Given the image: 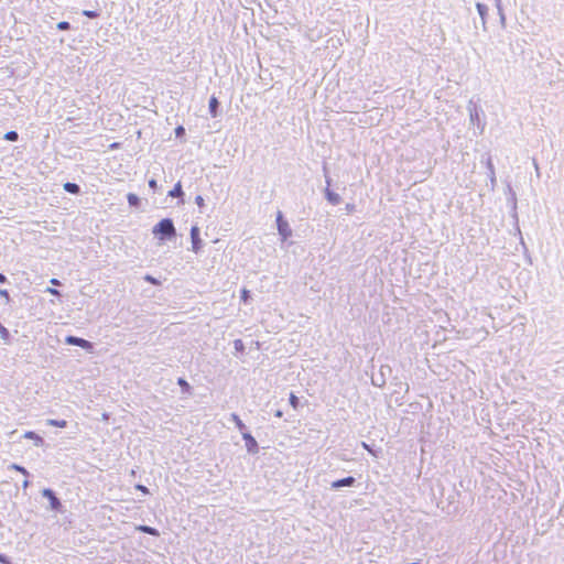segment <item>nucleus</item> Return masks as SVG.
Wrapping results in <instances>:
<instances>
[{
	"instance_id": "f257e3e1",
	"label": "nucleus",
	"mask_w": 564,
	"mask_h": 564,
	"mask_svg": "<svg viewBox=\"0 0 564 564\" xmlns=\"http://www.w3.org/2000/svg\"><path fill=\"white\" fill-rule=\"evenodd\" d=\"M153 236L162 242L171 241L176 237V228L172 218H162L152 228Z\"/></svg>"
},
{
	"instance_id": "f03ea898",
	"label": "nucleus",
	"mask_w": 564,
	"mask_h": 564,
	"mask_svg": "<svg viewBox=\"0 0 564 564\" xmlns=\"http://www.w3.org/2000/svg\"><path fill=\"white\" fill-rule=\"evenodd\" d=\"M467 110L469 112V121L471 124L476 126L479 129V134H481L486 127V121L484 119V110L481 107L470 99L467 105Z\"/></svg>"
},
{
	"instance_id": "7ed1b4c3",
	"label": "nucleus",
	"mask_w": 564,
	"mask_h": 564,
	"mask_svg": "<svg viewBox=\"0 0 564 564\" xmlns=\"http://www.w3.org/2000/svg\"><path fill=\"white\" fill-rule=\"evenodd\" d=\"M323 172H324L325 183H326V186L324 188V197L328 204H330L333 206H337L340 204L341 197L339 194H337L336 192H334L330 188L333 181H332V177L328 175V167H327L326 163L323 164Z\"/></svg>"
},
{
	"instance_id": "20e7f679",
	"label": "nucleus",
	"mask_w": 564,
	"mask_h": 564,
	"mask_svg": "<svg viewBox=\"0 0 564 564\" xmlns=\"http://www.w3.org/2000/svg\"><path fill=\"white\" fill-rule=\"evenodd\" d=\"M275 223L281 240L286 241L292 236V229L289 225V221L284 218L282 212L280 210L276 214Z\"/></svg>"
},
{
	"instance_id": "39448f33",
	"label": "nucleus",
	"mask_w": 564,
	"mask_h": 564,
	"mask_svg": "<svg viewBox=\"0 0 564 564\" xmlns=\"http://www.w3.org/2000/svg\"><path fill=\"white\" fill-rule=\"evenodd\" d=\"M42 496L46 498L50 502V509L52 511H62L63 505L61 499L56 496V492L51 488H44L42 490Z\"/></svg>"
},
{
	"instance_id": "423d86ee",
	"label": "nucleus",
	"mask_w": 564,
	"mask_h": 564,
	"mask_svg": "<svg viewBox=\"0 0 564 564\" xmlns=\"http://www.w3.org/2000/svg\"><path fill=\"white\" fill-rule=\"evenodd\" d=\"M392 369L388 365H382L379 369V372L371 378V383L375 387L382 388L387 382V377L390 376Z\"/></svg>"
},
{
	"instance_id": "0eeeda50",
	"label": "nucleus",
	"mask_w": 564,
	"mask_h": 564,
	"mask_svg": "<svg viewBox=\"0 0 564 564\" xmlns=\"http://www.w3.org/2000/svg\"><path fill=\"white\" fill-rule=\"evenodd\" d=\"M65 344L67 345H70V346H78L85 350H90L93 349V343L85 339V338H82V337H77V336H74V335H67L65 337Z\"/></svg>"
},
{
	"instance_id": "6e6552de",
	"label": "nucleus",
	"mask_w": 564,
	"mask_h": 564,
	"mask_svg": "<svg viewBox=\"0 0 564 564\" xmlns=\"http://www.w3.org/2000/svg\"><path fill=\"white\" fill-rule=\"evenodd\" d=\"M189 236L192 242V250L195 253H198L203 248V240L200 239V230L197 225L192 226Z\"/></svg>"
},
{
	"instance_id": "1a4fd4ad",
	"label": "nucleus",
	"mask_w": 564,
	"mask_h": 564,
	"mask_svg": "<svg viewBox=\"0 0 564 564\" xmlns=\"http://www.w3.org/2000/svg\"><path fill=\"white\" fill-rule=\"evenodd\" d=\"M242 440L245 441L246 449L249 454L254 455L259 452V445L257 440L250 432H242Z\"/></svg>"
},
{
	"instance_id": "9d476101",
	"label": "nucleus",
	"mask_w": 564,
	"mask_h": 564,
	"mask_svg": "<svg viewBox=\"0 0 564 564\" xmlns=\"http://www.w3.org/2000/svg\"><path fill=\"white\" fill-rule=\"evenodd\" d=\"M357 482V479L352 476H347L337 480H334L330 484V489L333 490H339L344 487H354Z\"/></svg>"
},
{
	"instance_id": "9b49d317",
	"label": "nucleus",
	"mask_w": 564,
	"mask_h": 564,
	"mask_svg": "<svg viewBox=\"0 0 564 564\" xmlns=\"http://www.w3.org/2000/svg\"><path fill=\"white\" fill-rule=\"evenodd\" d=\"M167 196L172 197V198H177L178 199V202H177L178 205H183L185 203L184 202L185 193L183 191V186H182V183L180 181L173 186V188L171 191H169Z\"/></svg>"
},
{
	"instance_id": "f8f14e48",
	"label": "nucleus",
	"mask_w": 564,
	"mask_h": 564,
	"mask_svg": "<svg viewBox=\"0 0 564 564\" xmlns=\"http://www.w3.org/2000/svg\"><path fill=\"white\" fill-rule=\"evenodd\" d=\"M208 111L212 118H217L221 113V105L218 98L213 95L208 101Z\"/></svg>"
},
{
	"instance_id": "ddd939ff",
	"label": "nucleus",
	"mask_w": 564,
	"mask_h": 564,
	"mask_svg": "<svg viewBox=\"0 0 564 564\" xmlns=\"http://www.w3.org/2000/svg\"><path fill=\"white\" fill-rule=\"evenodd\" d=\"M477 12L481 19L482 29L486 31L487 17H488V7L485 3L477 2L476 3Z\"/></svg>"
},
{
	"instance_id": "4468645a",
	"label": "nucleus",
	"mask_w": 564,
	"mask_h": 564,
	"mask_svg": "<svg viewBox=\"0 0 564 564\" xmlns=\"http://www.w3.org/2000/svg\"><path fill=\"white\" fill-rule=\"evenodd\" d=\"M24 438L32 440L35 446H43L44 438L34 431H28L23 435Z\"/></svg>"
},
{
	"instance_id": "2eb2a0df",
	"label": "nucleus",
	"mask_w": 564,
	"mask_h": 564,
	"mask_svg": "<svg viewBox=\"0 0 564 564\" xmlns=\"http://www.w3.org/2000/svg\"><path fill=\"white\" fill-rule=\"evenodd\" d=\"M486 169H487V174L490 180L491 186L494 187L496 184V173H495V166H494L491 156H488L486 159Z\"/></svg>"
},
{
	"instance_id": "dca6fc26",
	"label": "nucleus",
	"mask_w": 564,
	"mask_h": 564,
	"mask_svg": "<svg viewBox=\"0 0 564 564\" xmlns=\"http://www.w3.org/2000/svg\"><path fill=\"white\" fill-rule=\"evenodd\" d=\"M128 204L131 208L140 209L142 205L141 198L134 193H128L127 195Z\"/></svg>"
},
{
	"instance_id": "f3484780",
	"label": "nucleus",
	"mask_w": 564,
	"mask_h": 564,
	"mask_svg": "<svg viewBox=\"0 0 564 564\" xmlns=\"http://www.w3.org/2000/svg\"><path fill=\"white\" fill-rule=\"evenodd\" d=\"M135 529H137V531L144 533V534H149L152 536H160V531L156 528L151 527V525L140 524Z\"/></svg>"
},
{
	"instance_id": "a211bd4d",
	"label": "nucleus",
	"mask_w": 564,
	"mask_h": 564,
	"mask_svg": "<svg viewBox=\"0 0 564 564\" xmlns=\"http://www.w3.org/2000/svg\"><path fill=\"white\" fill-rule=\"evenodd\" d=\"M63 188L65 192L73 194V195H78L80 193V186L73 182H66L63 185Z\"/></svg>"
},
{
	"instance_id": "6ab92c4d",
	"label": "nucleus",
	"mask_w": 564,
	"mask_h": 564,
	"mask_svg": "<svg viewBox=\"0 0 564 564\" xmlns=\"http://www.w3.org/2000/svg\"><path fill=\"white\" fill-rule=\"evenodd\" d=\"M230 421H232L236 427L242 433L248 432L246 424L241 421L240 416L237 413L230 414Z\"/></svg>"
},
{
	"instance_id": "aec40b11",
	"label": "nucleus",
	"mask_w": 564,
	"mask_h": 564,
	"mask_svg": "<svg viewBox=\"0 0 564 564\" xmlns=\"http://www.w3.org/2000/svg\"><path fill=\"white\" fill-rule=\"evenodd\" d=\"M495 6H496V9H497V12L499 15L501 26L505 28L506 26V14L503 12L501 0H495Z\"/></svg>"
},
{
	"instance_id": "412c9836",
	"label": "nucleus",
	"mask_w": 564,
	"mask_h": 564,
	"mask_svg": "<svg viewBox=\"0 0 564 564\" xmlns=\"http://www.w3.org/2000/svg\"><path fill=\"white\" fill-rule=\"evenodd\" d=\"M177 384L180 386L183 393H191L192 387L185 378L180 377L177 379Z\"/></svg>"
},
{
	"instance_id": "4be33fe9",
	"label": "nucleus",
	"mask_w": 564,
	"mask_h": 564,
	"mask_svg": "<svg viewBox=\"0 0 564 564\" xmlns=\"http://www.w3.org/2000/svg\"><path fill=\"white\" fill-rule=\"evenodd\" d=\"M3 139L10 142H17L19 140V133L14 130H10L4 133Z\"/></svg>"
},
{
	"instance_id": "5701e85b",
	"label": "nucleus",
	"mask_w": 564,
	"mask_h": 564,
	"mask_svg": "<svg viewBox=\"0 0 564 564\" xmlns=\"http://www.w3.org/2000/svg\"><path fill=\"white\" fill-rule=\"evenodd\" d=\"M47 425L64 429V427H66V426H67V421H65V420L50 419V420H47Z\"/></svg>"
},
{
	"instance_id": "b1692460",
	"label": "nucleus",
	"mask_w": 564,
	"mask_h": 564,
	"mask_svg": "<svg viewBox=\"0 0 564 564\" xmlns=\"http://www.w3.org/2000/svg\"><path fill=\"white\" fill-rule=\"evenodd\" d=\"M289 403H290V405H291L294 410H297V409L301 406V401H300V399L294 394V392H291V393H290V397H289Z\"/></svg>"
},
{
	"instance_id": "393cba45",
	"label": "nucleus",
	"mask_w": 564,
	"mask_h": 564,
	"mask_svg": "<svg viewBox=\"0 0 564 564\" xmlns=\"http://www.w3.org/2000/svg\"><path fill=\"white\" fill-rule=\"evenodd\" d=\"M0 338L7 343H9L11 339V334H10L9 329L6 326H3L2 324H0Z\"/></svg>"
},
{
	"instance_id": "a878e982",
	"label": "nucleus",
	"mask_w": 564,
	"mask_h": 564,
	"mask_svg": "<svg viewBox=\"0 0 564 564\" xmlns=\"http://www.w3.org/2000/svg\"><path fill=\"white\" fill-rule=\"evenodd\" d=\"M9 468H10V469H13V470H17V471H19V473H21V474H22V475H24L26 478H28V477H30V473H29V470H28L25 467H23V466H21V465H19V464L13 463V464H11V465H10V467H9Z\"/></svg>"
},
{
	"instance_id": "bb28decb",
	"label": "nucleus",
	"mask_w": 564,
	"mask_h": 564,
	"mask_svg": "<svg viewBox=\"0 0 564 564\" xmlns=\"http://www.w3.org/2000/svg\"><path fill=\"white\" fill-rule=\"evenodd\" d=\"M240 300L247 304L251 300V292L247 289H241L240 291Z\"/></svg>"
},
{
	"instance_id": "cd10ccee",
	"label": "nucleus",
	"mask_w": 564,
	"mask_h": 564,
	"mask_svg": "<svg viewBox=\"0 0 564 564\" xmlns=\"http://www.w3.org/2000/svg\"><path fill=\"white\" fill-rule=\"evenodd\" d=\"M508 189L510 192V196H511L510 200L512 202V209L514 212L513 216L517 218V212H516L517 210V197H516V193L513 192V189H512V187L510 185L508 186Z\"/></svg>"
},
{
	"instance_id": "c85d7f7f",
	"label": "nucleus",
	"mask_w": 564,
	"mask_h": 564,
	"mask_svg": "<svg viewBox=\"0 0 564 564\" xmlns=\"http://www.w3.org/2000/svg\"><path fill=\"white\" fill-rule=\"evenodd\" d=\"M234 348H235L236 352L242 354L245 351V349H246L242 339H235L234 340Z\"/></svg>"
},
{
	"instance_id": "c756f323",
	"label": "nucleus",
	"mask_w": 564,
	"mask_h": 564,
	"mask_svg": "<svg viewBox=\"0 0 564 564\" xmlns=\"http://www.w3.org/2000/svg\"><path fill=\"white\" fill-rule=\"evenodd\" d=\"M144 281L145 282H149L153 285H160L161 284V281L159 279H156L155 276L151 275V274H145L144 275Z\"/></svg>"
},
{
	"instance_id": "7c9ffc66",
	"label": "nucleus",
	"mask_w": 564,
	"mask_h": 564,
	"mask_svg": "<svg viewBox=\"0 0 564 564\" xmlns=\"http://www.w3.org/2000/svg\"><path fill=\"white\" fill-rule=\"evenodd\" d=\"M56 28L58 31H68V30H70L72 26H70L69 22L61 21L57 23Z\"/></svg>"
},
{
	"instance_id": "2f4dec72",
	"label": "nucleus",
	"mask_w": 564,
	"mask_h": 564,
	"mask_svg": "<svg viewBox=\"0 0 564 564\" xmlns=\"http://www.w3.org/2000/svg\"><path fill=\"white\" fill-rule=\"evenodd\" d=\"M174 133L176 138H183L186 134L185 128L183 126H177L174 129Z\"/></svg>"
},
{
	"instance_id": "473e14b6",
	"label": "nucleus",
	"mask_w": 564,
	"mask_h": 564,
	"mask_svg": "<svg viewBox=\"0 0 564 564\" xmlns=\"http://www.w3.org/2000/svg\"><path fill=\"white\" fill-rule=\"evenodd\" d=\"M148 185L153 192H158L161 188L155 178H150Z\"/></svg>"
},
{
	"instance_id": "72a5a7b5",
	"label": "nucleus",
	"mask_w": 564,
	"mask_h": 564,
	"mask_svg": "<svg viewBox=\"0 0 564 564\" xmlns=\"http://www.w3.org/2000/svg\"><path fill=\"white\" fill-rule=\"evenodd\" d=\"M0 297L6 300V303H10L11 297L7 289H0Z\"/></svg>"
},
{
	"instance_id": "f704fd0d",
	"label": "nucleus",
	"mask_w": 564,
	"mask_h": 564,
	"mask_svg": "<svg viewBox=\"0 0 564 564\" xmlns=\"http://www.w3.org/2000/svg\"><path fill=\"white\" fill-rule=\"evenodd\" d=\"M83 14H84L85 17H87V18H90V19H94V18H96V17H98V15H99V14H98V12H97V11H95V10H84V11H83Z\"/></svg>"
},
{
	"instance_id": "c9c22d12",
	"label": "nucleus",
	"mask_w": 564,
	"mask_h": 564,
	"mask_svg": "<svg viewBox=\"0 0 564 564\" xmlns=\"http://www.w3.org/2000/svg\"><path fill=\"white\" fill-rule=\"evenodd\" d=\"M46 292L56 296V297H61L62 296V293L56 289V288H47L46 289Z\"/></svg>"
},
{
	"instance_id": "e433bc0d",
	"label": "nucleus",
	"mask_w": 564,
	"mask_h": 564,
	"mask_svg": "<svg viewBox=\"0 0 564 564\" xmlns=\"http://www.w3.org/2000/svg\"><path fill=\"white\" fill-rule=\"evenodd\" d=\"M0 563L1 564H12V561L6 554L0 553Z\"/></svg>"
},
{
	"instance_id": "4c0bfd02",
	"label": "nucleus",
	"mask_w": 564,
	"mask_h": 564,
	"mask_svg": "<svg viewBox=\"0 0 564 564\" xmlns=\"http://www.w3.org/2000/svg\"><path fill=\"white\" fill-rule=\"evenodd\" d=\"M345 210L347 214H352L356 210V205L352 203H348L345 206Z\"/></svg>"
},
{
	"instance_id": "58836bf2",
	"label": "nucleus",
	"mask_w": 564,
	"mask_h": 564,
	"mask_svg": "<svg viewBox=\"0 0 564 564\" xmlns=\"http://www.w3.org/2000/svg\"><path fill=\"white\" fill-rule=\"evenodd\" d=\"M195 203L197 204L198 207L203 208L205 206V200L203 198V196L200 195H197L195 197Z\"/></svg>"
},
{
	"instance_id": "ea45409f",
	"label": "nucleus",
	"mask_w": 564,
	"mask_h": 564,
	"mask_svg": "<svg viewBox=\"0 0 564 564\" xmlns=\"http://www.w3.org/2000/svg\"><path fill=\"white\" fill-rule=\"evenodd\" d=\"M135 488H137L138 490L142 491L144 495H149V494H150V492H149V489H148L144 485H140V484H138V485L135 486Z\"/></svg>"
},
{
	"instance_id": "a19ab883",
	"label": "nucleus",
	"mask_w": 564,
	"mask_h": 564,
	"mask_svg": "<svg viewBox=\"0 0 564 564\" xmlns=\"http://www.w3.org/2000/svg\"><path fill=\"white\" fill-rule=\"evenodd\" d=\"M50 283H51L52 285H54V286H59V285H62V282H61L58 279H56V278L51 279Z\"/></svg>"
},
{
	"instance_id": "79ce46f5",
	"label": "nucleus",
	"mask_w": 564,
	"mask_h": 564,
	"mask_svg": "<svg viewBox=\"0 0 564 564\" xmlns=\"http://www.w3.org/2000/svg\"><path fill=\"white\" fill-rule=\"evenodd\" d=\"M273 415H274L275 417H278V419H281V417H283V411H282V410H280V409H278V410H275V411L273 412Z\"/></svg>"
},
{
	"instance_id": "37998d69",
	"label": "nucleus",
	"mask_w": 564,
	"mask_h": 564,
	"mask_svg": "<svg viewBox=\"0 0 564 564\" xmlns=\"http://www.w3.org/2000/svg\"><path fill=\"white\" fill-rule=\"evenodd\" d=\"M0 283L1 284L9 283L8 278L1 272H0Z\"/></svg>"
},
{
	"instance_id": "c03bdc74",
	"label": "nucleus",
	"mask_w": 564,
	"mask_h": 564,
	"mask_svg": "<svg viewBox=\"0 0 564 564\" xmlns=\"http://www.w3.org/2000/svg\"><path fill=\"white\" fill-rule=\"evenodd\" d=\"M119 145H120V143H118V142H113V143H111V144H108V150L118 149V148H119Z\"/></svg>"
},
{
	"instance_id": "a18cd8bd",
	"label": "nucleus",
	"mask_w": 564,
	"mask_h": 564,
	"mask_svg": "<svg viewBox=\"0 0 564 564\" xmlns=\"http://www.w3.org/2000/svg\"><path fill=\"white\" fill-rule=\"evenodd\" d=\"M362 447L371 453L370 446L367 443L362 442Z\"/></svg>"
},
{
	"instance_id": "49530a36",
	"label": "nucleus",
	"mask_w": 564,
	"mask_h": 564,
	"mask_svg": "<svg viewBox=\"0 0 564 564\" xmlns=\"http://www.w3.org/2000/svg\"><path fill=\"white\" fill-rule=\"evenodd\" d=\"M23 488H28L30 486V481L25 479L22 484Z\"/></svg>"
},
{
	"instance_id": "de8ad7c7",
	"label": "nucleus",
	"mask_w": 564,
	"mask_h": 564,
	"mask_svg": "<svg viewBox=\"0 0 564 564\" xmlns=\"http://www.w3.org/2000/svg\"><path fill=\"white\" fill-rule=\"evenodd\" d=\"M101 419H102V420H106V412H102V413H101Z\"/></svg>"
}]
</instances>
